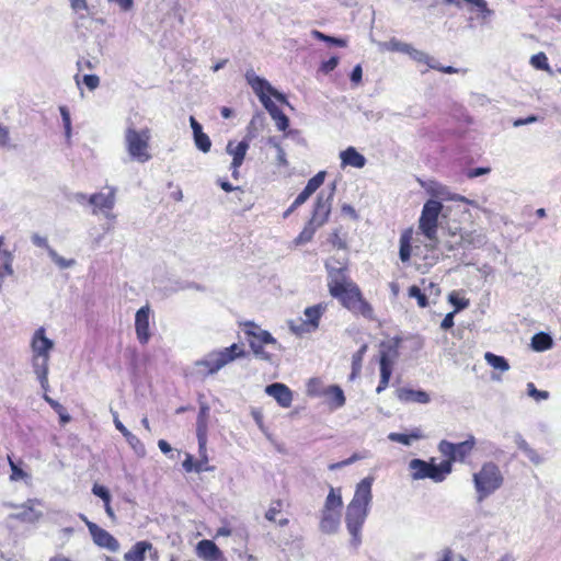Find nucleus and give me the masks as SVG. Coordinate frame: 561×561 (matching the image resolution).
<instances>
[{
	"label": "nucleus",
	"instance_id": "obj_1",
	"mask_svg": "<svg viewBox=\"0 0 561 561\" xmlns=\"http://www.w3.org/2000/svg\"><path fill=\"white\" fill-rule=\"evenodd\" d=\"M324 266L328 272L330 295L353 314L373 320L375 318L374 308L363 296L359 286L347 275V261L341 262L330 257L325 261Z\"/></svg>",
	"mask_w": 561,
	"mask_h": 561
},
{
	"label": "nucleus",
	"instance_id": "obj_2",
	"mask_svg": "<svg viewBox=\"0 0 561 561\" xmlns=\"http://www.w3.org/2000/svg\"><path fill=\"white\" fill-rule=\"evenodd\" d=\"M373 477H366L358 482L354 496L346 507L345 523L352 537L351 543L354 547H357L362 541V528L368 516L369 506L373 500Z\"/></svg>",
	"mask_w": 561,
	"mask_h": 561
},
{
	"label": "nucleus",
	"instance_id": "obj_3",
	"mask_svg": "<svg viewBox=\"0 0 561 561\" xmlns=\"http://www.w3.org/2000/svg\"><path fill=\"white\" fill-rule=\"evenodd\" d=\"M503 482V473L496 463L492 461L483 463L480 470L473 474L478 502H482L497 491Z\"/></svg>",
	"mask_w": 561,
	"mask_h": 561
},
{
	"label": "nucleus",
	"instance_id": "obj_4",
	"mask_svg": "<svg viewBox=\"0 0 561 561\" xmlns=\"http://www.w3.org/2000/svg\"><path fill=\"white\" fill-rule=\"evenodd\" d=\"M443 204L435 199H428L421 211L419 218V231L428 240L426 247L434 250L438 245V217L442 213Z\"/></svg>",
	"mask_w": 561,
	"mask_h": 561
},
{
	"label": "nucleus",
	"instance_id": "obj_5",
	"mask_svg": "<svg viewBox=\"0 0 561 561\" xmlns=\"http://www.w3.org/2000/svg\"><path fill=\"white\" fill-rule=\"evenodd\" d=\"M151 130L146 127L137 130L128 127L125 131L126 149L130 158L140 163L148 162L152 154L150 153Z\"/></svg>",
	"mask_w": 561,
	"mask_h": 561
},
{
	"label": "nucleus",
	"instance_id": "obj_6",
	"mask_svg": "<svg viewBox=\"0 0 561 561\" xmlns=\"http://www.w3.org/2000/svg\"><path fill=\"white\" fill-rule=\"evenodd\" d=\"M343 506L340 489L331 488L321 511L320 530L325 534H334L340 527L341 508Z\"/></svg>",
	"mask_w": 561,
	"mask_h": 561
},
{
	"label": "nucleus",
	"instance_id": "obj_7",
	"mask_svg": "<svg viewBox=\"0 0 561 561\" xmlns=\"http://www.w3.org/2000/svg\"><path fill=\"white\" fill-rule=\"evenodd\" d=\"M328 302H319L307 307L304 311L305 318H298L289 321V328L297 334L311 333L318 330L322 316L328 310Z\"/></svg>",
	"mask_w": 561,
	"mask_h": 561
},
{
	"label": "nucleus",
	"instance_id": "obj_8",
	"mask_svg": "<svg viewBox=\"0 0 561 561\" xmlns=\"http://www.w3.org/2000/svg\"><path fill=\"white\" fill-rule=\"evenodd\" d=\"M245 80L257 95L263 106L272 102L271 96H274L283 104H288L287 98L284 94L275 90L265 79L256 76L253 70L245 72Z\"/></svg>",
	"mask_w": 561,
	"mask_h": 561
},
{
	"label": "nucleus",
	"instance_id": "obj_9",
	"mask_svg": "<svg viewBox=\"0 0 561 561\" xmlns=\"http://www.w3.org/2000/svg\"><path fill=\"white\" fill-rule=\"evenodd\" d=\"M334 191L335 184L332 185L329 192L322 191L318 194L309 219V222L314 227L320 228L328 222L332 209Z\"/></svg>",
	"mask_w": 561,
	"mask_h": 561
},
{
	"label": "nucleus",
	"instance_id": "obj_10",
	"mask_svg": "<svg viewBox=\"0 0 561 561\" xmlns=\"http://www.w3.org/2000/svg\"><path fill=\"white\" fill-rule=\"evenodd\" d=\"M242 354L243 353H210L205 359L195 363L196 371L204 376L214 374Z\"/></svg>",
	"mask_w": 561,
	"mask_h": 561
},
{
	"label": "nucleus",
	"instance_id": "obj_11",
	"mask_svg": "<svg viewBox=\"0 0 561 561\" xmlns=\"http://www.w3.org/2000/svg\"><path fill=\"white\" fill-rule=\"evenodd\" d=\"M244 337L252 351H261L267 344H275L276 340L268 331L263 330L254 322L248 321L242 324Z\"/></svg>",
	"mask_w": 561,
	"mask_h": 561
},
{
	"label": "nucleus",
	"instance_id": "obj_12",
	"mask_svg": "<svg viewBox=\"0 0 561 561\" xmlns=\"http://www.w3.org/2000/svg\"><path fill=\"white\" fill-rule=\"evenodd\" d=\"M476 445V438L469 435L465 442L454 444L447 440L439 443V450L443 455L450 458L453 461H463L472 451Z\"/></svg>",
	"mask_w": 561,
	"mask_h": 561
},
{
	"label": "nucleus",
	"instance_id": "obj_13",
	"mask_svg": "<svg viewBox=\"0 0 561 561\" xmlns=\"http://www.w3.org/2000/svg\"><path fill=\"white\" fill-rule=\"evenodd\" d=\"M327 176L325 171H319L316 175L309 179L305 188L298 194L293 204L284 213V217L289 216L296 208L301 206L308 198L323 184Z\"/></svg>",
	"mask_w": 561,
	"mask_h": 561
},
{
	"label": "nucleus",
	"instance_id": "obj_14",
	"mask_svg": "<svg viewBox=\"0 0 561 561\" xmlns=\"http://www.w3.org/2000/svg\"><path fill=\"white\" fill-rule=\"evenodd\" d=\"M401 50L405 54H408L414 61L419 64H424L428 66L432 69L438 70L443 73H457L458 69L454 68L453 66H439L431 56H428L426 53L422 50H417L413 48L409 44H404L401 48Z\"/></svg>",
	"mask_w": 561,
	"mask_h": 561
},
{
	"label": "nucleus",
	"instance_id": "obj_15",
	"mask_svg": "<svg viewBox=\"0 0 561 561\" xmlns=\"http://www.w3.org/2000/svg\"><path fill=\"white\" fill-rule=\"evenodd\" d=\"M87 527L95 545L108 549L110 551L118 550V541L108 531L92 522H87Z\"/></svg>",
	"mask_w": 561,
	"mask_h": 561
},
{
	"label": "nucleus",
	"instance_id": "obj_16",
	"mask_svg": "<svg viewBox=\"0 0 561 561\" xmlns=\"http://www.w3.org/2000/svg\"><path fill=\"white\" fill-rule=\"evenodd\" d=\"M409 469L413 480L430 478L435 482H442V477L437 473L435 465L421 459H412L409 462Z\"/></svg>",
	"mask_w": 561,
	"mask_h": 561
},
{
	"label": "nucleus",
	"instance_id": "obj_17",
	"mask_svg": "<svg viewBox=\"0 0 561 561\" xmlns=\"http://www.w3.org/2000/svg\"><path fill=\"white\" fill-rule=\"evenodd\" d=\"M5 238L0 236V290L2 285L9 277L14 274L13 270V253L7 249H3Z\"/></svg>",
	"mask_w": 561,
	"mask_h": 561
},
{
	"label": "nucleus",
	"instance_id": "obj_18",
	"mask_svg": "<svg viewBox=\"0 0 561 561\" xmlns=\"http://www.w3.org/2000/svg\"><path fill=\"white\" fill-rule=\"evenodd\" d=\"M149 316H150L149 307L144 306L136 312V317H135V327H136L137 337L140 341V343H142V344L147 343L150 337Z\"/></svg>",
	"mask_w": 561,
	"mask_h": 561
},
{
	"label": "nucleus",
	"instance_id": "obj_19",
	"mask_svg": "<svg viewBox=\"0 0 561 561\" xmlns=\"http://www.w3.org/2000/svg\"><path fill=\"white\" fill-rule=\"evenodd\" d=\"M265 392L283 408H289L293 402V393L284 383H272L265 388Z\"/></svg>",
	"mask_w": 561,
	"mask_h": 561
},
{
	"label": "nucleus",
	"instance_id": "obj_20",
	"mask_svg": "<svg viewBox=\"0 0 561 561\" xmlns=\"http://www.w3.org/2000/svg\"><path fill=\"white\" fill-rule=\"evenodd\" d=\"M48 353H36L33 357V368L36 374L42 388L47 391L48 390Z\"/></svg>",
	"mask_w": 561,
	"mask_h": 561
},
{
	"label": "nucleus",
	"instance_id": "obj_21",
	"mask_svg": "<svg viewBox=\"0 0 561 561\" xmlns=\"http://www.w3.org/2000/svg\"><path fill=\"white\" fill-rule=\"evenodd\" d=\"M89 203L94 206L93 214L111 210L115 204V190L110 188L108 193H95L89 197Z\"/></svg>",
	"mask_w": 561,
	"mask_h": 561
},
{
	"label": "nucleus",
	"instance_id": "obj_22",
	"mask_svg": "<svg viewBox=\"0 0 561 561\" xmlns=\"http://www.w3.org/2000/svg\"><path fill=\"white\" fill-rule=\"evenodd\" d=\"M397 397L404 403H420L427 404L431 401V396L424 390H415L411 388H400L397 390Z\"/></svg>",
	"mask_w": 561,
	"mask_h": 561
},
{
	"label": "nucleus",
	"instance_id": "obj_23",
	"mask_svg": "<svg viewBox=\"0 0 561 561\" xmlns=\"http://www.w3.org/2000/svg\"><path fill=\"white\" fill-rule=\"evenodd\" d=\"M37 506H39V502L37 500H28L22 506V511L13 515V517L26 523H35L43 516L42 511L38 510Z\"/></svg>",
	"mask_w": 561,
	"mask_h": 561
},
{
	"label": "nucleus",
	"instance_id": "obj_24",
	"mask_svg": "<svg viewBox=\"0 0 561 561\" xmlns=\"http://www.w3.org/2000/svg\"><path fill=\"white\" fill-rule=\"evenodd\" d=\"M190 123L196 147L204 153H207L211 148V141L208 135L203 131L202 125L193 116L190 117Z\"/></svg>",
	"mask_w": 561,
	"mask_h": 561
},
{
	"label": "nucleus",
	"instance_id": "obj_25",
	"mask_svg": "<svg viewBox=\"0 0 561 561\" xmlns=\"http://www.w3.org/2000/svg\"><path fill=\"white\" fill-rule=\"evenodd\" d=\"M413 234L414 230L412 227H409L401 232L399 257L402 263H408L411 260Z\"/></svg>",
	"mask_w": 561,
	"mask_h": 561
},
{
	"label": "nucleus",
	"instance_id": "obj_26",
	"mask_svg": "<svg viewBox=\"0 0 561 561\" xmlns=\"http://www.w3.org/2000/svg\"><path fill=\"white\" fill-rule=\"evenodd\" d=\"M196 552L205 561H217L221 557L219 548L211 540L207 539L197 543Z\"/></svg>",
	"mask_w": 561,
	"mask_h": 561
},
{
	"label": "nucleus",
	"instance_id": "obj_27",
	"mask_svg": "<svg viewBox=\"0 0 561 561\" xmlns=\"http://www.w3.org/2000/svg\"><path fill=\"white\" fill-rule=\"evenodd\" d=\"M325 403L328 404L330 410H336L344 407L346 402V398L341 387L336 385L328 386V390L325 392Z\"/></svg>",
	"mask_w": 561,
	"mask_h": 561
},
{
	"label": "nucleus",
	"instance_id": "obj_28",
	"mask_svg": "<svg viewBox=\"0 0 561 561\" xmlns=\"http://www.w3.org/2000/svg\"><path fill=\"white\" fill-rule=\"evenodd\" d=\"M342 165H350L353 168L362 169L366 164L365 157L359 153L354 147H347L340 153Z\"/></svg>",
	"mask_w": 561,
	"mask_h": 561
},
{
	"label": "nucleus",
	"instance_id": "obj_29",
	"mask_svg": "<svg viewBox=\"0 0 561 561\" xmlns=\"http://www.w3.org/2000/svg\"><path fill=\"white\" fill-rule=\"evenodd\" d=\"M380 364V381L376 389L377 393L382 392L389 383L391 374H392V366L393 362L389 358L387 354L383 353V355L379 359Z\"/></svg>",
	"mask_w": 561,
	"mask_h": 561
},
{
	"label": "nucleus",
	"instance_id": "obj_30",
	"mask_svg": "<svg viewBox=\"0 0 561 561\" xmlns=\"http://www.w3.org/2000/svg\"><path fill=\"white\" fill-rule=\"evenodd\" d=\"M264 107L274 119L278 130L285 131L289 127V118L273 101L264 105Z\"/></svg>",
	"mask_w": 561,
	"mask_h": 561
},
{
	"label": "nucleus",
	"instance_id": "obj_31",
	"mask_svg": "<svg viewBox=\"0 0 561 561\" xmlns=\"http://www.w3.org/2000/svg\"><path fill=\"white\" fill-rule=\"evenodd\" d=\"M248 149L249 144L247 141H240L237 145H233L232 141H229L227 146V151L229 154L232 156V164H234L236 167H241Z\"/></svg>",
	"mask_w": 561,
	"mask_h": 561
},
{
	"label": "nucleus",
	"instance_id": "obj_32",
	"mask_svg": "<svg viewBox=\"0 0 561 561\" xmlns=\"http://www.w3.org/2000/svg\"><path fill=\"white\" fill-rule=\"evenodd\" d=\"M53 346L54 343L46 336L45 329H37L32 339V351H50Z\"/></svg>",
	"mask_w": 561,
	"mask_h": 561
},
{
	"label": "nucleus",
	"instance_id": "obj_33",
	"mask_svg": "<svg viewBox=\"0 0 561 561\" xmlns=\"http://www.w3.org/2000/svg\"><path fill=\"white\" fill-rule=\"evenodd\" d=\"M515 443L517 447L526 455V457L536 466L542 463L543 458L538 454L537 450L531 448L529 444L520 436L517 435L515 437Z\"/></svg>",
	"mask_w": 561,
	"mask_h": 561
},
{
	"label": "nucleus",
	"instance_id": "obj_34",
	"mask_svg": "<svg viewBox=\"0 0 561 561\" xmlns=\"http://www.w3.org/2000/svg\"><path fill=\"white\" fill-rule=\"evenodd\" d=\"M328 386L320 378H310L306 385V393L309 397H324Z\"/></svg>",
	"mask_w": 561,
	"mask_h": 561
},
{
	"label": "nucleus",
	"instance_id": "obj_35",
	"mask_svg": "<svg viewBox=\"0 0 561 561\" xmlns=\"http://www.w3.org/2000/svg\"><path fill=\"white\" fill-rule=\"evenodd\" d=\"M531 347L534 351H547L552 347L553 340L546 332L536 333L531 339Z\"/></svg>",
	"mask_w": 561,
	"mask_h": 561
},
{
	"label": "nucleus",
	"instance_id": "obj_36",
	"mask_svg": "<svg viewBox=\"0 0 561 561\" xmlns=\"http://www.w3.org/2000/svg\"><path fill=\"white\" fill-rule=\"evenodd\" d=\"M329 243L337 250H347V232L343 231L342 228L334 229L329 238Z\"/></svg>",
	"mask_w": 561,
	"mask_h": 561
},
{
	"label": "nucleus",
	"instance_id": "obj_37",
	"mask_svg": "<svg viewBox=\"0 0 561 561\" xmlns=\"http://www.w3.org/2000/svg\"><path fill=\"white\" fill-rule=\"evenodd\" d=\"M423 434L420 430H414L410 434H401V433H390L388 435V439L391 442H397L403 444L405 446H410L413 440L421 439Z\"/></svg>",
	"mask_w": 561,
	"mask_h": 561
},
{
	"label": "nucleus",
	"instance_id": "obj_38",
	"mask_svg": "<svg viewBox=\"0 0 561 561\" xmlns=\"http://www.w3.org/2000/svg\"><path fill=\"white\" fill-rule=\"evenodd\" d=\"M448 301L455 307V313L466 309L470 305V300L459 290H453L448 295Z\"/></svg>",
	"mask_w": 561,
	"mask_h": 561
},
{
	"label": "nucleus",
	"instance_id": "obj_39",
	"mask_svg": "<svg viewBox=\"0 0 561 561\" xmlns=\"http://www.w3.org/2000/svg\"><path fill=\"white\" fill-rule=\"evenodd\" d=\"M317 229V227H314L308 221L304 229L300 231V233L294 239V243L296 245H302L310 242Z\"/></svg>",
	"mask_w": 561,
	"mask_h": 561
},
{
	"label": "nucleus",
	"instance_id": "obj_40",
	"mask_svg": "<svg viewBox=\"0 0 561 561\" xmlns=\"http://www.w3.org/2000/svg\"><path fill=\"white\" fill-rule=\"evenodd\" d=\"M484 358L486 363L496 370L506 371L510 368L507 360L502 356L495 355L494 353H485Z\"/></svg>",
	"mask_w": 561,
	"mask_h": 561
},
{
	"label": "nucleus",
	"instance_id": "obj_41",
	"mask_svg": "<svg viewBox=\"0 0 561 561\" xmlns=\"http://www.w3.org/2000/svg\"><path fill=\"white\" fill-rule=\"evenodd\" d=\"M151 548V545L145 541L136 543L134 550L126 554L128 561H144V554Z\"/></svg>",
	"mask_w": 561,
	"mask_h": 561
},
{
	"label": "nucleus",
	"instance_id": "obj_42",
	"mask_svg": "<svg viewBox=\"0 0 561 561\" xmlns=\"http://www.w3.org/2000/svg\"><path fill=\"white\" fill-rule=\"evenodd\" d=\"M402 339L399 335L386 336L380 341V351H398L401 347Z\"/></svg>",
	"mask_w": 561,
	"mask_h": 561
},
{
	"label": "nucleus",
	"instance_id": "obj_43",
	"mask_svg": "<svg viewBox=\"0 0 561 561\" xmlns=\"http://www.w3.org/2000/svg\"><path fill=\"white\" fill-rule=\"evenodd\" d=\"M408 296L410 298L416 299L417 306L420 308H426L428 306V298H427V296L416 285H412V286L409 287Z\"/></svg>",
	"mask_w": 561,
	"mask_h": 561
},
{
	"label": "nucleus",
	"instance_id": "obj_44",
	"mask_svg": "<svg viewBox=\"0 0 561 561\" xmlns=\"http://www.w3.org/2000/svg\"><path fill=\"white\" fill-rule=\"evenodd\" d=\"M311 35L313 38H316L318 41L327 42V43L335 45L337 47H345L347 44L346 41L343 38L329 36V35H325L324 33L317 31V30H313L311 32Z\"/></svg>",
	"mask_w": 561,
	"mask_h": 561
},
{
	"label": "nucleus",
	"instance_id": "obj_45",
	"mask_svg": "<svg viewBox=\"0 0 561 561\" xmlns=\"http://www.w3.org/2000/svg\"><path fill=\"white\" fill-rule=\"evenodd\" d=\"M125 439L128 445L133 448L137 456L144 457L146 455V448L140 439L135 436L131 432L125 434Z\"/></svg>",
	"mask_w": 561,
	"mask_h": 561
},
{
	"label": "nucleus",
	"instance_id": "obj_46",
	"mask_svg": "<svg viewBox=\"0 0 561 561\" xmlns=\"http://www.w3.org/2000/svg\"><path fill=\"white\" fill-rule=\"evenodd\" d=\"M44 400L58 413L62 424H66L70 421V415L66 412V409L60 403L47 394H44Z\"/></svg>",
	"mask_w": 561,
	"mask_h": 561
},
{
	"label": "nucleus",
	"instance_id": "obj_47",
	"mask_svg": "<svg viewBox=\"0 0 561 561\" xmlns=\"http://www.w3.org/2000/svg\"><path fill=\"white\" fill-rule=\"evenodd\" d=\"M530 65L539 70H550L548 57L545 53L540 51L530 58Z\"/></svg>",
	"mask_w": 561,
	"mask_h": 561
},
{
	"label": "nucleus",
	"instance_id": "obj_48",
	"mask_svg": "<svg viewBox=\"0 0 561 561\" xmlns=\"http://www.w3.org/2000/svg\"><path fill=\"white\" fill-rule=\"evenodd\" d=\"M527 394L535 401H543L549 398V392L546 390H538L533 382L527 383Z\"/></svg>",
	"mask_w": 561,
	"mask_h": 561
},
{
	"label": "nucleus",
	"instance_id": "obj_49",
	"mask_svg": "<svg viewBox=\"0 0 561 561\" xmlns=\"http://www.w3.org/2000/svg\"><path fill=\"white\" fill-rule=\"evenodd\" d=\"M50 519L55 524H57L59 526H64V525L71 524V522L73 520V517L69 513L57 511V512L51 513Z\"/></svg>",
	"mask_w": 561,
	"mask_h": 561
},
{
	"label": "nucleus",
	"instance_id": "obj_50",
	"mask_svg": "<svg viewBox=\"0 0 561 561\" xmlns=\"http://www.w3.org/2000/svg\"><path fill=\"white\" fill-rule=\"evenodd\" d=\"M183 468L186 472H203L208 470V468L204 467L202 463H195L193 461V457L190 454L186 455V458L183 461Z\"/></svg>",
	"mask_w": 561,
	"mask_h": 561
},
{
	"label": "nucleus",
	"instance_id": "obj_51",
	"mask_svg": "<svg viewBox=\"0 0 561 561\" xmlns=\"http://www.w3.org/2000/svg\"><path fill=\"white\" fill-rule=\"evenodd\" d=\"M282 511V503L279 501L273 502L265 513V518L270 522H275L276 516Z\"/></svg>",
	"mask_w": 561,
	"mask_h": 561
},
{
	"label": "nucleus",
	"instance_id": "obj_52",
	"mask_svg": "<svg viewBox=\"0 0 561 561\" xmlns=\"http://www.w3.org/2000/svg\"><path fill=\"white\" fill-rule=\"evenodd\" d=\"M451 462L450 458L447 460L440 462L438 466L435 465V469L437 473L442 477V481L445 479V477L451 472Z\"/></svg>",
	"mask_w": 561,
	"mask_h": 561
},
{
	"label": "nucleus",
	"instance_id": "obj_53",
	"mask_svg": "<svg viewBox=\"0 0 561 561\" xmlns=\"http://www.w3.org/2000/svg\"><path fill=\"white\" fill-rule=\"evenodd\" d=\"M60 114L64 122V127L66 130V135L69 137L71 133V121H70V114L66 106H60Z\"/></svg>",
	"mask_w": 561,
	"mask_h": 561
},
{
	"label": "nucleus",
	"instance_id": "obj_54",
	"mask_svg": "<svg viewBox=\"0 0 561 561\" xmlns=\"http://www.w3.org/2000/svg\"><path fill=\"white\" fill-rule=\"evenodd\" d=\"M362 360H363V358H362L360 353L353 356L352 374L350 376L351 380L355 379L356 376L359 374V370H360V367H362Z\"/></svg>",
	"mask_w": 561,
	"mask_h": 561
},
{
	"label": "nucleus",
	"instance_id": "obj_55",
	"mask_svg": "<svg viewBox=\"0 0 561 561\" xmlns=\"http://www.w3.org/2000/svg\"><path fill=\"white\" fill-rule=\"evenodd\" d=\"M82 82L88 87L89 90H95L100 84V79L95 75H84Z\"/></svg>",
	"mask_w": 561,
	"mask_h": 561
},
{
	"label": "nucleus",
	"instance_id": "obj_56",
	"mask_svg": "<svg viewBox=\"0 0 561 561\" xmlns=\"http://www.w3.org/2000/svg\"><path fill=\"white\" fill-rule=\"evenodd\" d=\"M9 462H10V467H11V470H12V473H11V480L13 481H18L20 479H23L26 477V473L20 469L12 460L11 458H9Z\"/></svg>",
	"mask_w": 561,
	"mask_h": 561
},
{
	"label": "nucleus",
	"instance_id": "obj_57",
	"mask_svg": "<svg viewBox=\"0 0 561 561\" xmlns=\"http://www.w3.org/2000/svg\"><path fill=\"white\" fill-rule=\"evenodd\" d=\"M337 64H339V58L333 56L330 59L322 62L321 69L324 72H330L336 68Z\"/></svg>",
	"mask_w": 561,
	"mask_h": 561
},
{
	"label": "nucleus",
	"instance_id": "obj_58",
	"mask_svg": "<svg viewBox=\"0 0 561 561\" xmlns=\"http://www.w3.org/2000/svg\"><path fill=\"white\" fill-rule=\"evenodd\" d=\"M197 437H198V445H199V453L201 455H206V435L205 430H202V427H197Z\"/></svg>",
	"mask_w": 561,
	"mask_h": 561
},
{
	"label": "nucleus",
	"instance_id": "obj_59",
	"mask_svg": "<svg viewBox=\"0 0 561 561\" xmlns=\"http://www.w3.org/2000/svg\"><path fill=\"white\" fill-rule=\"evenodd\" d=\"M368 456H369L368 451L354 453L350 458L343 460V463H346V466H350L357 460L366 459Z\"/></svg>",
	"mask_w": 561,
	"mask_h": 561
},
{
	"label": "nucleus",
	"instance_id": "obj_60",
	"mask_svg": "<svg viewBox=\"0 0 561 561\" xmlns=\"http://www.w3.org/2000/svg\"><path fill=\"white\" fill-rule=\"evenodd\" d=\"M474 7L483 18H488L492 14V11L489 9L488 2L485 0H480Z\"/></svg>",
	"mask_w": 561,
	"mask_h": 561
},
{
	"label": "nucleus",
	"instance_id": "obj_61",
	"mask_svg": "<svg viewBox=\"0 0 561 561\" xmlns=\"http://www.w3.org/2000/svg\"><path fill=\"white\" fill-rule=\"evenodd\" d=\"M474 7L483 18H488L492 14V11L489 9L488 2L485 0H480Z\"/></svg>",
	"mask_w": 561,
	"mask_h": 561
},
{
	"label": "nucleus",
	"instance_id": "obj_62",
	"mask_svg": "<svg viewBox=\"0 0 561 561\" xmlns=\"http://www.w3.org/2000/svg\"><path fill=\"white\" fill-rule=\"evenodd\" d=\"M362 76H363V69H362L360 65H357L354 67V69L351 72V81L354 82L355 84H358L362 81Z\"/></svg>",
	"mask_w": 561,
	"mask_h": 561
},
{
	"label": "nucleus",
	"instance_id": "obj_63",
	"mask_svg": "<svg viewBox=\"0 0 561 561\" xmlns=\"http://www.w3.org/2000/svg\"><path fill=\"white\" fill-rule=\"evenodd\" d=\"M454 317H455L454 311L447 313L440 323L442 329L448 330V329L453 328L454 327Z\"/></svg>",
	"mask_w": 561,
	"mask_h": 561
},
{
	"label": "nucleus",
	"instance_id": "obj_64",
	"mask_svg": "<svg viewBox=\"0 0 561 561\" xmlns=\"http://www.w3.org/2000/svg\"><path fill=\"white\" fill-rule=\"evenodd\" d=\"M73 533L75 527L71 524H69L60 529L59 535L61 539L67 540L73 535Z\"/></svg>",
	"mask_w": 561,
	"mask_h": 561
}]
</instances>
